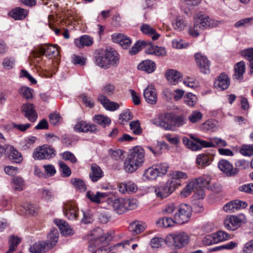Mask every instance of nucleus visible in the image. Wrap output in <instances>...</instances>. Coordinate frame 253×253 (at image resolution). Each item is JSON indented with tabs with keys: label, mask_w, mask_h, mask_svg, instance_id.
Listing matches in <instances>:
<instances>
[{
	"label": "nucleus",
	"mask_w": 253,
	"mask_h": 253,
	"mask_svg": "<svg viewBox=\"0 0 253 253\" xmlns=\"http://www.w3.org/2000/svg\"><path fill=\"white\" fill-rule=\"evenodd\" d=\"M241 55L250 62V73H253V48L245 49L241 51Z\"/></svg>",
	"instance_id": "42"
},
{
	"label": "nucleus",
	"mask_w": 253,
	"mask_h": 253,
	"mask_svg": "<svg viewBox=\"0 0 253 253\" xmlns=\"http://www.w3.org/2000/svg\"><path fill=\"white\" fill-rule=\"evenodd\" d=\"M193 181L197 182V188L199 187H206L208 189L210 188V183L211 178L209 175H203L202 176L193 180Z\"/></svg>",
	"instance_id": "36"
},
{
	"label": "nucleus",
	"mask_w": 253,
	"mask_h": 253,
	"mask_svg": "<svg viewBox=\"0 0 253 253\" xmlns=\"http://www.w3.org/2000/svg\"><path fill=\"white\" fill-rule=\"evenodd\" d=\"M140 29L143 34L151 36L153 40H157L160 36L156 30L148 24H143Z\"/></svg>",
	"instance_id": "26"
},
{
	"label": "nucleus",
	"mask_w": 253,
	"mask_h": 253,
	"mask_svg": "<svg viewBox=\"0 0 253 253\" xmlns=\"http://www.w3.org/2000/svg\"><path fill=\"white\" fill-rule=\"evenodd\" d=\"M174 223V219L168 217L160 218L156 222L157 225L159 227H169L172 226Z\"/></svg>",
	"instance_id": "43"
},
{
	"label": "nucleus",
	"mask_w": 253,
	"mask_h": 253,
	"mask_svg": "<svg viewBox=\"0 0 253 253\" xmlns=\"http://www.w3.org/2000/svg\"><path fill=\"white\" fill-rule=\"evenodd\" d=\"M137 68L139 70L151 73L155 70L156 64L152 60H146L139 63Z\"/></svg>",
	"instance_id": "30"
},
{
	"label": "nucleus",
	"mask_w": 253,
	"mask_h": 253,
	"mask_svg": "<svg viewBox=\"0 0 253 253\" xmlns=\"http://www.w3.org/2000/svg\"><path fill=\"white\" fill-rule=\"evenodd\" d=\"M111 205L114 210L118 214L124 213L126 211V207L124 198L115 199L111 202Z\"/></svg>",
	"instance_id": "25"
},
{
	"label": "nucleus",
	"mask_w": 253,
	"mask_h": 253,
	"mask_svg": "<svg viewBox=\"0 0 253 253\" xmlns=\"http://www.w3.org/2000/svg\"><path fill=\"white\" fill-rule=\"evenodd\" d=\"M112 40L115 42L119 43L124 48H127L131 43V40L129 37L120 33L113 35Z\"/></svg>",
	"instance_id": "20"
},
{
	"label": "nucleus",
	"mask_w": 253,
	"mask_h": 253,
	"mask_svg": "<svg viewBox=\"0 0 253 253\" xmlns=\"http://www.w3.org/2000/svg\"><path fill=\"white\" fill-rule=\"evenodd\" d=\"M253 24V17L246 18L239 20L235 24L237 28L249 26Z\"/></svg>",
	"instance_id": "62"
},
{
	"label": "nucleus",
	"mask_w": 253,
	"mask_h": 253,
	"mask_svg": "<svg viewBox=\"0 0 253 253\" xmlns=\"http://www.w3.org/2000/svg\"><path fill=\"white\" fill-rule=\"evenodd\" d=\"M103 236V230L99 227L95 228L91 231L88 235V239L89 240V245L88 250L89 251H93L96 249L101 242L106 241H110L113 237H109V234Z\"/></svg>",
	"instance_id": "5"
},
{
	"label": "nucleus",
	"mask_w": 253,
	"mask_h": 253,
	"mask_svg": "<svg viewBox=\"0 0 253 253\" xmlns=\"http://www.w3.org/2000/svg\"><path fill=\"white\" fill-rule=\"evenodd\" d=\"M190 242V237L184 232H178L168 235L166 238V243L169 247L181 249L186 246Z\"/></svg>",
	"instance_id": "4"
},
{
	"label": "nucleus",
	"mask_w": 253,
	"mask_h": 253,
	"mask_svg": "<svg viewBox=\"0 0 253 253\" xmlns=\"http://www.w3.org/2000/svg\"><path fill=\"white\" fill-rule=\"evenodd\" d=\"M28 13V10L17 7L10 12V16L15 20H23L25 18Z\"/></svg>",
	"instance_id": "33"
},
{
	"label": "nucleus",
	"mask_w": 253,
	"mask_h": 253,
	"mask_svg": "<svg viewBox=\"0 0 253 253\" xmlns=\"http://www.w3.org/2000/svg\"><path fill=\"white\" fill-rule=\"evenodd\" d=\"M42 55H45L48 58L56 57L59 54L58 48L52 45H45L39 47Z\"/></svg>",
	"instance_id": "17"
},
{
	"label": "nucleus",
	"mask_w": 253,
	"mask_h": 253,
	"mask_svg": "<svg viewBox=\"0 0 253 253\" xmlns=\"http://www.w3.org/2000/svg\"><path fill=\"white\" fill-rule=\"evenodd\" d=\"M74 129L77 132L94 133L97 131V128L95 125L89 123L81 119H78Z\"/></svg>",
	"instance_id": "10"
},
{
	"label": "nucleus",
	"mask_w": 253,
	"mask_h": 253,
	"mask_svg": "<svg viewBox=\"0 0 253 253\" xmlns=\"http://www.w3.org/2000/svg\"><path fill=\"white\" fill-rule=\"evenodd\" d=\"M13 188L15 190L21 191L24 185V180L20 177H14L13 179Z\"/></svg>",
	"instance_id": "60"
},
{
	"label": "nucleus",
	"mask_w": 253,
	"mask_h": 253,
	"mask_svg": "<svg viewBox=\"0 0 253 253\" xmlns=\"http://www.w3.org/2000/svg\"><path fill=\"white\" fill-rule=\"evenodd\" d=\"M109 65L116 67L119 63L120 56L118 52L114 49L107 50L105 52Z\"/></svg>",
	"instance_id": "24"
},
{
	"label": "nucleus",
	"mask_w": 253,
	"mask_h": 253,
	"mask_svg": "<svg viewBox=\"0 0 253 253\" xmlns=\"http://www.w3.org/2000/svg\"><path fill=\"white\" fill-rule=\"evenodd\" d=\"M108 194L106 193L97 192L95 194L89 191L86 193V197L92 202L96 204L100 203L101 199L107 197Z\"/></svg>",
	"instance_id": "38"
},
{
	"label": "nucleus",
	"mask_w": 253,
	"mask_h": 253,
	"mask_svg": "<svg viewBox=\"0 0 253 253\" xmlns=\"http://www.w3.org/2000/svg\"><path fill=\"white\" fill-rule=\"evenodd\" d=\"M94 121L104 127L109 125L111 123V120L108 117L102 115H95L94 117Z\"/></svg>",
	"instance_id": "48"
},
{
	"label": "nucleus",
	"mask_w": 253,
	"mask_h": 253,
	"mask_svg": "<svg viewBox=\"0 0 253 253\" xmlns=\"http://www.w3.org/2000/svg\"><path fill=\"white\" fill-rule=\"evenodd\" d=\"M195 58L201 72L204 74L209 73L210 62L207 58L200 53H196Z\"/></svg>",
	"instance_id": "12"
},
{
	"label": "nucleus",
	"mask_w": 253,
	"mask_h": 253,
	"mask_svg": "<svg viewBox=\"0 0 253 253\" xmlns=\"http://www.w3.org/2000/svg\"><path fill=\"white\" fill-rule=\"evenodd\" d=\"M213 157L211 155L202 154L197 157L196 163L200 167H204L209 166L213 160Z\"/></svg>",
	"instance_id": "31"
},
{
	"label": "nucleus",
	"mask_w": 253,
	"mask_h": 253,
	"mask_svg": "<svg viewBox=\"0 0 253 253\" xmlns=\"http://www.w3.org/2000/svg\"><path fill=\"white\" fill-rule=\"evenodd\" d=\"M151 122L165 130L175 131L178 127L186 123V119L183 116H176L172 113L160 114L152 119Z\"/></svg>",
	"instance_id": "1"
},
{
	"label": "nucleus",
	"mask_w": 253,
	"mask_h": 253,
	"mask_svg": "<svg viewBox=\"0 0 253 253\" xmlns=\"http://www.w3.org/2000/svg\"><path fill=\"white\" fill-rule=\"evenodd\" d=\"M54 223L59 227L61 233L64 236L73 234V231L69 224L64 220L56 219Z\"/></svg>",
	"instance_id": "22"
},
{
	"label": "nucleus",
	"mask_w": 253,
	"mask_h": 253,
	"mask_svg": "<svg viewBox=\"0 0 253 253\" xmlns=\"http://www.w3.org/2000/svg\"><path fill=\"white\" fill-rule=\"evenodd\" d=\"M158 171V173L160 176L166 174L169 169V165L166 163H162L154 166Z\"/></svg>",
	"instance_id": "55"
},
{
	"label": "nucleus",
	"mask_w": 253,
	"mask_h": 253,
	"mask_svg": "<svg viewBox=\"0 0 253 253\" xmlns=\"http://www.w3.org/2000/svg\"><path fill=\"white\" fill-rule=\"evenodd\" d=\"M196 96L191 93H188L185 97L184 102L189 106L193 107L197 103Z\"/></svg>",
	"instance_id": "59"
},
{
	"label": "nucleus",
	"mask_w": 253,
	"mask_h": 253,
	"mask_svg": "<svg viewBox=\"0 0 253 253\" xmlns=\"http://www.w3.org/2000/svg\"><path fill=\"white\" fill-rule=\"evenodd\" d=\"M143 95L148 103L151 105H154L156 103L157 93L153 85H149L144 89Z\"/></svg>",
	"instance_id": "14"
},
{
	"label": "nucleus",
	"mask_w": 253,
	"mask_h": 253,
	"mask_svg": "<svg viewBox=\"0 0 253 253\" xmlns=\"http://www.w3.org/2000/svg\"><path fill=\"white\" fill-rule=\"evenodd\" d=\"M49 249L50 248L46 242L40 241L31 246L29 248V251L31 253H43Z\"/></svg>",
	"instance_id": "23"
},
{
	"label": "nucleus",
	"mask_w": 253,
	"mask_h": 253,
	"mask_svg": "<svg viewBox=\"0 0 253 253\" xmlns=\"http://www.w3.org/2000/svg\"><path fill=\"white\" fill-rule=\"evenodd\" d=\"M187 177L188 176L186 173L180 171H176L173 172L172 177L169 179V180H172L175 183L174 187L176 188L180 184L178 180L180 179H186Z\"/></svg>",
	"instance_id": "44"
},
{
	"label": "nucleus",
	"mask_w": 253,
	"mask_h": 253,
	"mask_svg": "<svg viewBox=\"0 0 253 253\" xmlns=\"http://www.w3.org/2000/svg\"><path fill=\"white\" fill-rule=\"evenodd\" d=\"M218 166L219 169L227 176H233L239 172L237 168H234L232 165L227 160L222 159L219 161Z\"/></svg>",
	"instance_id": "13"
},
{
	"label": "nucleus",
	"mask_w": 253,
	"mask_h": 253,
	"mask_svg": "<svg viewBox=\"0 0 253 253\" xmlns=\"http://www.w3.org/2000/svg\"><path fill=\"white\" fill-rule=\"evenodd\" d=\"M21 109L25 117L29 121L34 122L37 120L38 115L33 104H24L22 105Z\"/></svg>",
	"instance_id": "15"
},
{
	"label": "nucleus",
	"mask_w": 253,
	"mask_h": 253,
	"mask_svg": "<svg viewBox=\"0 0 253 253\" xmlns=\"http://www.w3.org/2000/svg\"><path fill=\"white\" fill-rule=\"evenodd\" d=\"M160 176L158 173V171L154 166L147 169L143 174V178L147 180H153Z\"/></svg>",
	"instance_id": "45"
},
{
	"label": "nucleus",
	"mask_w": 253,
	"mask_h": 253,
	"mask_svg": "<svg viewBox=\"0 0 253 253\" xmlns=\"http://www.w3.org/2000/svg\"><path fill=\"white\" fill-rule=\"evenodd\" d=\"M145 229V224L141 221H135L130 224L129 231L133 235H136L143 232Z\"/></svg>",
	"instance_id": "32"
},
{
	"label": "nucleus",
	"mask_w": 253,
	"mask_h": 253,
	"mask_svg": "<svg viewBox=\"0 0 253 253\" xmlns=\"http://www.w3.org/2000/svg\"><path fill=\"white\" fill-rule=\"evenodd\" d=\"M146 44V42L144 41H137L129 50V52L131 55H135Z\"/></svg>",
	"instance_id": "52"
},
{
	"label": "nucleus",
	"mask_w": 253,
	"mask_h": 253,
	"mask_svg": "<svg viewBox=\"0 0 253 253\" xmlns=\"http://www.w3.org/2000/svg\"><path fill=\"white\" fill-rule=\"evenodd\" d=\"M245 71V63L244 61H240L235 65L234 74L233 79L235 80L241 81L243 78V75Z\"/></svg>",
	"instance_id": "27"
},
{
	"label": "nucleus",
	"mask_w": 253,
	"mask_h": 253,
	"mask_svg": "<svg viewBox=\"0 0 253 253\" xmlns=\"http://www.w3.org/2000/svg\"><path fill=\"white\" fill-rule=\"evenodd\" d=\"M8 158L13 163H20L23 161L21 154L13 147L9 149Z\"/></svg>",
	"instance_id": "37"
},
{
	"label": "nucleus",
	"mask_w": 253,
	"mask_h": 253,
	"mask_svg": "<svg viewBox=\"0 0 253 253\" xmlns=\"http://www.w3.org/2000/svg\"><path fill=\"white\" fill-rule=\"evenodd\" d=\"M229 84V79L228 76L225 73H221L214 83L215 87L221 90L227 89Z\"/></svg>",
	"instance_id": "19"
},
{
	"label": "nucleus",
	"mask_w": 253,
	"mask_h": 253,
	"mask_svg": "<svg viewBox=\"0 0 253 253\" xmlns=\"http://www.w3.org/2000/svg\"><path fill=\"white\" fill-rule=\"evenodd\" d=\"M34 92L32 88L25 86H22L19 89V94L27 100L32 99Z\"/></svg>",
	"instance_id": "46"
},
{
	"label": "nucleus",
	"mask_w": 253,
	"mask_h": 253,
	"mask_svg": "<svg viewBox=\"0 0 253 253\" xmlns=\"http://www.w3.org/2000/svg\"><path fill=\"white\" fill-rule=\"evenodd\" d=\"M165 242L166 243V239H164L162 237H156L151 240L150 245L153 248H158L161 247Z\"/></svg>",
	"instance_id": "58"
},
{
	"label": "nucleus",
	"mask_w": 253,
	"mask_h": 253,
	"mask_svg": "<svg viewBox=\"0 0 253 253\" xmlns=\"http://www.w3.org/2000/svg\"><path fill=\"white\" fill-rule=\"evenodd\" d=\"M118 187L119 191L123 194L135 193L137 191V186L132 181L119 183L118 184Z\"/></svg>",
	"instance_id": "21"
},
{
	"label": "nucleus",
	"mask_w": 253,
	"mask_h": 253,
	"mask_svg": "<svg viewBox=\"0 0 253 253\" xmlns=\"http://www.w3.org/2000/svg\"><path fill=\"white\" fill-rule=\"evenodd\" d=\"M140 124L138 121H132L129 124L130 129L135 135H139L142 132V129L140 126Z\"/></svg>",
	"instance_id": "61"
},
{
	"label": "nucleus",
	"mask_w": 253,
	"mask_h": 253,
	"mask_svg": "<svg viewBox=\"0 0 253 253\" xmlns=\"http://www.w3.org/2000/svg\"><path fill=\"white\" fill-rule=\"evenodd\" d=\"M93 39L87 35H84L79 40L76 39L75 41L76 45L78 47L90 46L93 43Z\"/></svg>",
	"instance_id": "41"
},
{
	"label": "nucleus",
	"mask_w": 253,
	"mask_h": 253,
	"mask_svg": "<svg viewBox=\"0 0 253 253\" xmlns=\"http://www.w3.org/2000/svg\"><path fill=\"white\" fill-rule=\"evenodd\" d=\"M197 182L191 180L182 189L180 192V195L182 197H187L189 196L192 191H194L195 188H197Z\"/></svg>",
	"instance_id": "40"
},
{
	"label": "nucleus",
	"mask_w": 253,
	"mask_h": 253,
	"mask_svg": "<svg viewBox=\"0 0 253 253\" xmlns=\"http://www.w3.org/2000/svg\"><path fill=\"white\" fill-rule=\"evenodd\" d=\"M202 118V113L199 111L195 110L189 115L188 119L191 123L195 124L199 122Z\"/></svg>",
	"instance_id": "49"
},
{
	"label": "nucleus",
	"mask_w": 253,
	"mask_h": 253,
	"mask_svg": "<svg viewBox=\"0 0 253 253\" xmlns=\"http://www.w3.org/2000/svg\"><path fill=\"white\" fill-rule=\"evenodd\" d=\"M220 23L221 22L211 19L200 12L194 16V26L189 30V34L196 37L199 35L200 31L205 30L208 28L215 27Z\"/></svg>",
	"instance_id": "3"
},
{
	"label": "nucleus",
	"mask_w": 253,
	"mask_h": 253,
	"mask_svg": "<svg viewBox=\"0 0 253 253\" xmlns=\"http://www.w3.org/2000/svg\"><path fill=\"white\" fill-rule=\"evenodd\" d=\"M55 155V150L47 145L37 148L33 153V157L35 160L49 159Z\"/></svg>",
	"instance_id": "8"
},
{
	"label": "nucleus",
	"mask_w": 253,
	"mask_h": 253,
	"mask_svg": "<svg viewBox=\"0 0 253 253\" xmlns=\"http://www.w3.org/2000/svg\"><path fill=\"white\" fill-rule=\"evenodd\" d=\"M246 218L243 214L227 216L224 221L225 227L230 230L234 231L238 228L242 223L246 222Z\"/></svg>",
	"instance_id": "7"
},
{
	"label": "nucleus",
	"mask_w": 253,
	"mask_h": 253,
	"mask_svg": "<svg viewBox=\"0 0 253 253\" xmlns=\"http://www.w3.org/2000/svg\"><path fill=\"white\" fill-rule=\"evenodd\" d=\"M41 193L42 198L46 201H51L54 199V193L52 190L42 189Z\"/></svg>",
	"instance_id": "57"
},
{
	"label": "nucleus",
	"mask_w": 253,
	"mask_h": 253,
	"mask_svg": "<svg viewBox=\"0 0 253 253\" xmlns=\"http://www.w3.org/2000/svg\"><path fill=\"white\" fill-rule=\"evenodd\" d=\"M145 161V151L140 146L133 147L129 150L125 163L124 169L128 172H133L140 168Z\"/></svg>",
	"instance_id": "2"
},
{
	"label": "nucleus",
	"mask_w": 253,
	"mask_h": 253,
	"mask_svg": "<svg viewBox=\"0 0 253 253\" xmlns=\"http://www.w3.org/2000/svg\"><path fill=\"white\" fill-rule=\"evenodd\" d=\"M126 211L136 209L138 206L137 201L135 199H124Z\"/></svg>",
	"instance_id": "63"
},
{
	"label": "nucleus",
	"mask_w": 253,
	"mask_h": 253,
	"mask_svg": "<svg viewBox=\"0 0 253 253\" xmlns=\"http://www.w3.org/2000/svg\"><path fill=\"white\" fill-rule=\"evenodd\" d=\"M214 238L216 243L223 242L231 238V235L222 230H219L214 233Z\"/></svg>",
	"instance_id": "47"
},
{
	"label": "nucleus",
	"mask_w": 253,
	"mask_h": 253,
	"mask_svg": "<svg viewBox=\"0 0 253 253\" xmlns=\"http://www.w3.org/2000/svg\"><path fill=\"white\" fill-rule=\"evenodd\" d=\"M23 208L27 214L34 215L38 212V207L37 205L31 204H24Z\"/></svg>",
	"instance_id": "56"
},
{
	"label": "nucleus",
	"mask_w": 253,
	"mask_h": 253,
	"mask_svg": "<svg viewBox=\"0 0 253 253\" xmlns=\"http://www.w3.org/2000/svg\"><path fill=\"white\" fill-rule=\"evenodd\" d=\"M198 138H195L194 139V141L190 140L189 138L186 137H184L182 139L183 144L186 146V147L191 149L192 151H197L200 150V145L198 141Z\"/></svg>",
	"instance_id": "39"
},
{
	"label": "nucleus",
	"mask_w": 253,
	"mask_h": 253,
	"mask_svg": "<svg viewBox=\"0 0 253 253\" xmlns=\"http://www.w3.org/2000/svg\"><path fill=\"white\" fill-rule=\"evenodd\" d=\"M172 26L174 29L179 31L183 30L185 27L183 19L180 16H177L172 22Z\"/></svg>",
	"instance_id": "51"
},
{
	"label": "nucleus",
	"mask_w": 253,
	"mask_h": 253,
	"mask_svg": "<svg viewBox=\"0 0 253 253\" xmlns=\"http://www.w3.org/2000/svg\"><path fill=\"white\" fill-rule=\"evenodd\" d=\"M175 183L172 180H168L166 184L157 187L155 193L158 198L163 199L169 196L174 191Z\"/></svg>",
	"instance_id": "9"
},
{
	"label": "nucleus",
	"mask_w": 253,
	"mask_h": 253,
	"mask_svg": "<svg viewBox=\"0 0 253 253\" xmlns=\"http://www.w3.org/2000/svg\"><path fill=\"white\" fill-rule=\"evenodd\" d=\"M97 100L106 110L109 111H115L120 107L118 103L110 101L102 94L98 95Z\"/></svg>",
	"instance_id": "18"
},
{
	"label": "nucleus",
	"mask_w": 253,
	"mask_h": 253,
	"mask_svg": "<svg viewBox=\"0 0 253 253\" xmlns=\"http://www.w3.org/2000/svg\"><path fill=\"white\" fill-rule=\"evenodd\" d=\"M71 182L72 185L81 191H85L86 189V186L84 181L81 179L72 178Z\"/></svg>",
	"instance_id": "54"
},
{
	"label": "nucleus",
	"mask_w": 253,
	"mask_h": 253,
	"mask_svg": "<svg viewBox=\"0 0 253 253\" xmlns=\"http://www.w3.org/2000/svg\"><path fill=\"white\" fill-rule=\"evenodd\" d=\"M103 176V172L100 168L95 164L91 166V172L89 177L93 182H96Z\"/></svg>",
	"instance_id": "29"
},
{
	"label": "nucleus",
	"mask_w": 253,
	"mask_h": 253,
	"mask_svg": "<svg viewBox=\"0 0 253 253\" xmlns=\"http://www.w3.org/2000/svg\"><path fill=\"white\" fill-rule=\"evenodd\" d=\"M240 152L245 156H252L253 155V144L243 145L240 149Z\"/></svg>",
	"instance_id": "64"
},
{
	"label": "nucleus",
	"mask_w": 253,
	"mask_h": 253,
	"mask_svg": "<svg viewBox=\"0 0 253 253\" xmlns=\"http://www.w3.org/2000/svg\"><path fill=\"white\" fill-rule=\"evenodd\" d=\"M42 55L40 52V48H39V49L33 50L31 52L29 58L31 62L35 64L36 66H37V64H39L42 60L41 58Z\"/></svg>",
	"instance_id": "50"
},
{
	"label": "nucleus",
	"mask_w": 253,
	"mask_h": 253,
	"mask_svg": "<svg viewBox=\"0 0 253 253\" xmlns=\"http://www.w3.org/2000/svg\"><path fill=\"white\" fill-rule=\"evenodd\" d=\"M192 209L190 206L187 204H181L179 207L177 211L174 216L175 223L179 224L187 222L191 215Z\"/></svg>",
	"instance_id": "6"
},
{
	"label": "nucleus",
	"mask_w": 253,
	"mask_h": 253,
	"mask_svg": "<svg viewBox=\"0 0 253 253\" xmlns=\"http://www.w3.org/2000/svg\"><path fill=\"white\" fill-rule=\"evenodd\" d=\"M166 76L170 84H175L181 79L182 75L176 70L169 69L166 72Z\"/></svg>",
	"instance_id": "28"
},
{
	"label": "nucleus",
	"mask_w": 253,
	"mask_h": 253,
	"mask_svg": "<svg viewBox=\"0 0 253 253\" xmlns=\"http://www.w3.org/2000/svg\"><path fill=\"white\" fill-rule=\"evenodd\" d=\"M247 206V204L245 202L236 200L225 205L223 207V210L226 212H234L239 209H244Z\"/></svg>",
	"instance_id": "16"
},
{
	"label": "nucleus",
	"mask_w": 253,
	"mask_h": 253,
	"mask_svg": "<svg viewBox=\"0 0 253 253\" xmlns=\"http://www.w3.org/2000/svg\"><path fill=\"white\" fill-rule=\"evenodd\" d=\"M94 59L95 64L100 68L108 69L110 67L105 53L104 54L97 53Z\"/></svg>",
	"instance_id": "34"
},
{
	"label": "nucleus",
	"mask_w": 253,
	"mask_h": 253,
	"mask_svg": "<svg viewBox=\"0 0 253 253\" xmlns=\"http://www.w3.org/2000/svg\"><path fill=\"white\" fill-rule=\"evenodd\" d=\"M59 233L56 228H52L47 234V240L46 241L50 248H52L57 243L58 240Z\"/></svg>",
	"instance_id": "35"
},
{
	"label": "nucleus",
	"mask_w": 253,
	"mask_h": 253,
	"mask_svg": "<svg viewBox=\"0 0 253 253\" xmlns=\"http://www.w3.org/2000/svg\"><path fill=\"white\" fill-rule=\"evenodd\" d=\"M20 242V239L19 238L13 236H11L9 240V249L6 253H12L16 250Z\"/></svg>",
	"instance_id": "53"
},
{
	"label": "nucleus",
	"mask_w": 253,
	"mask_h": 253,
	"mask_svg": "<svg viewBox=\"0 0 253 253\" xmlns=\"http://www.w3.org/2000/svg\"><path fill=\"white\" fill-rule=\"evenodd\" d=\"M78 208L73 202L68 201L63 206L64 215L70 220L76 219L78 216Z\"/></svg>",
	"instance_id": "11"
}]
</instances>
